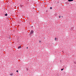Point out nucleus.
<instances>
[{
  "label": "nucleus",
  "mask_w": 76,
  "mask_h": 76,
  "mask_svg": "<svg viewBox=\"0 0 76 76\" xmlns=\"http://www.w3.org/2000/svg\"><path fill=\"white\" fill-rule=\"evenodd\" d=\"M13 73H11L10 75V76H13Z\"/></svg>",
  "instance_id": "nucleus-1"
},
{
  "label": "nucleus",
  "mask_w": 76,
  "mask_h": 76,
  "mask_svg": "<svg viewBox=\"0 0 76 76\" xmlns=\"http://www.w3.org/2000/svg\"><path fill=\"white\" fill-rule=\"evenodd\" d=\"M31 34H33V33H34V31H31Z\"/></svg>",
  "instance_id": "nucleus-2"
},
{
  "label": "nucleus",
  "mask_w": 76,
  "mask_h": 76,
  "mask_svg": "<svg viewBox=\"0 0 76 76\" xmlns=\"http://www.w3.org/2000/svg\"><path fill=\"white\" fill-rule=\"evenodd\" d=\"M68 1H72L73 0H68Z\"/></svg>",
  "instance_id": "nucleus-3"
},
{
  "label": "nucleus",
  "mask_w": 76,
  "mask_h": 76,
  "mask_svg": "<svg viewBox=\"0 0 76 76\" xmlns=\"http://www.w3.org/2000/svg\"><path fill=\"white\" fill-rule=\"evenodd\" d=\"M19 48H21V46H20L18 48V49H19Z\"/></svg>",
  "instance_id": "nucleus-4"
},
{
  "label": "nucleus",
  "mask_w": 76,
  "mask_h": 76,
  "mask_svg": "<svg viewBox=\"0 0 76 76\" xmlns=\"http://www.w3.org/2000/svg\"><path fill=\"white\" fill-rule=\"evenodd\" d=\"M55 41H57V38H55Z\"/></svg>",
  "instance_id": "nucleus-5"
},
{
  "label": "nucleus",
  "mask_w": 76,
  "mask_h": 76,
  "mask_svg": "<svg viewBox=\"0 0 76 76\" xmlns=\"http://www.w3.org/2000/svg\"><path fill=\"white\" fill-rule=\"evenodd\" d=\"M5 16H7V14L6 13L5 15Z\"/></svg>",
  "instance_id": "nucleus-6"
},
{
  "label": "nucleus",
  "mask_w": 76,
  "mask_h": 76,
  "mask_svg": "<svg viewBox=\"0 0 76 76\" xmlns=\"http://www.w3.org/2000/svg\"><path fill=\"white\" fill-rule=\"evenodd\" d=\"M63 70H64V69H61V71Z\"/></svg>",
  "instance_id": "nucleus-7"
},
{
  "label": "nucleus",
  "mask_w": 76,
  "mask_h": 76,
  "mask_svg": "<svg viewBox=\"0 0 76 76\" xmlns=\"http://www.w3.org/2000/svg\"><path fill=\"white\" fill-rule=\"evenodd\" d=\"M59 18H61V16L60 15L59 16Z\"/></svg>",
  "instance_id": "nucleus-8"
},
{
  "label": "nucleus",
  "mask_w": 76,
  "mask_h": 76,
  "mask_svg": "<svg viewBox=\"0 0 76 76\" xmlns=\"http://www.w3.org/2000/svg\"><path fill=\"white\" fill-rule=\"evenodd\" d=\"M50 9H52V7H50Z\"/></svg>",
  "instance_id": "nucleus-9"
},
{
  "label": "nucleus",
  "mask_w": 76,
  "mask_h": 76,
  "mask_svg": "<svg viewBox=\"0 0 76 76\" xmlns=\"http://www.w3.org/2000/svg\"><path fill=\"white\" fill-rule=\"evenodd\" d=\"M39 43H40V42H41V41H39Z\"/></svg>",
  "instance_id": "nucleus-10"
},
{
  "label": "nucleus",
  "mask_w": 76,
  "mask_h": 76,
  "mask_svg": "<svg viewBox=\"0 0 76 76\" xmlns=\"http://www.w3.org/2000/svg\"><path fill=\"white\" fill-rule=\"evenodd\" d=\"M16 72H18V70H17L16 71Z\"/></svg>",
  "instance_id": "nucleus-11"
},
{
  "label": "nucleus",
  "mask_w": 76,
  "mask_h": 76,
  "mask_svg": "<svg viewBox=\"0 0 76 76\" xmlns=\"http://www.w3.org/2000/svg\"><path fill=\"white\" fill-rule=\"evenodd\" d=\"M61 17H62V18H63V16H61Z\"/></svg>",
  "instance_id": "nucleus-12"
},
{
  "label": "nucleus",
  "mask_w": 76,
  "mask_h": 76,
  "mask_svg": "<svg viewBox=\"0 0 76 76\" xmlns=\"http://www.w3.org/2000/svg\"><path fill=\"white\" fill-rule=\"evenodd\" d=\"M28 48L27 47V49H28Z\"/></svg>",
  "instance_id": "nucleus-13"
},
{
  "label": "nucleus",
  "mask_w": 76,
  "mask_h": 76,
  "mask_svg": "<svg viewBox=\"0 0 76 76\" xmlns=\"http://www.w3.org/2000/svg\"><path fill=\"white\" fill-rule=\"evenodd\" d=\"M33 9H34V8H33Z\"/></svg>",
  "instance_id": "nucleus-14"
}]
</instances>
